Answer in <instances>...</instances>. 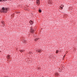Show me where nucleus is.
I'll use <instances>...</instances> for the list:
<instances>
[{
    "label": "nucleus",
    "mask_w": 77,
    "mask_h": 77,
    "mask_svg": "<svg viewBox=\"0 0 77 77\" xmlns=\"http://www.w3.org/2000/svg\"><path fill=\"white\" fill-rule=\"evenodd\" d=\"M35 31H34V29H33L32 27H31L30 29V33H33Z\"/></svg>",
    "instance_id": "f257e3e1"
},
{
    "label": "nucleus",
    "mask_w": 77,
    "mask_h": 77,
    "mask_svg": "<svg viewBox=\"0 0 77 77\" xmlns=\"http://www.w3.org/2000/svg\"><path fill=\"white\" fill-rule=\"evenodd\" d=\"M0 12H3V13H6V12H7V11H3L2 9L0 10Z\"/></svg>",
    "instance_id": "f03ea898"
},
{
    "label": "nucleus",
    "mask_w": 77,
    "mask_h": 77,
    "mask_svg": "<svg viewBox=\"0 0 77 77\" xmlns=\"http://www.w3.org/2000/svg\"><path fill=\"white\" fill-rule=\"evenodd\" d=\"M37 51L38 53H41V50H37Z\"/></svg>",
    "instance_id": "7ed1b4c3"
},
{
    "label": "nucleus",
    "mask_w": 77,
    "mask_h": 77,
    "mask_svg": "<svg viewBox=\"0 0 77 77\" xmlns=\"http://www.w3.org/2000/svg\"><path fill=\"white\" fill-rule=\"evenodd\" d=\"M2 10L3 11H5V7H2Z\"/></svg>",
    "instance_id": "20e7f679"
},
{
    "label": "nucleus",
    "mask_w": 77,
    "mask_h": 77,
    "mask_svg": "<svg viewBox=\"0 0 77 77\" xmlns=\"http://www.w3.org/2000/svg\"><path fill=\"white\" fill-rule=\"evenodd\" d=\"M5 11H8V8H5Z\"/></svg>",
    "instance_id": "39448f33"
},
{
    "label": "nucleus",
    "mask_w": 77,
    "mask_h": 77,
    "mask_svg": "<svg viewBox=\"0 0 77 77\" xmlns=\"http://www.w3.org/2000/svg\"><path fill=\"white\" fill-rule=\"evenodd\" d=\"M7 57V59H9V58H10V55H8Z\"/></svg>",
    "instance_id": "423d86ee"
},
{
    "label": "nucleus",
    "mask_w": 77,
    "mask_h": 77,
    "mask_svg": "<svg viewBox=\"0 0 77 77\" xmlns=\"http://www.w3.org/2000/svg\"><path fill=\"white\" fill-rule=\"evenodd\" d=\"M56 76H59V73H56L55 74Z\"/></svg>",
    "instance_id": "0eeeda50"
},
{
    "label": "nucleus",
    "mask_w": 77,
    "mask_h": 77,
    "mask_svg": "<svg viewBox=\"0 0 77 77\" xmlns=\"http://www.w3.org/2000/svg\"><path fill=\"white\" fill-rule=\"evenodd\" d=\"M1 24H2L3 25V24H4V21H1Z\"/></svg>",
    "instance_id": "6e6552de"
},
{
    "label": "nucleus",
    "mask_w": 77,
    "mask_h": 77,
    "mask_svg": "<svg viewBox=\"0 0 77 77\" xmlns=\"http://www.w3.org/2000/svg\"><path fill=\"white\" fill-rule=\"evenodd\" d=\"M38 12L39 13H41V12H42V10L41 9H39L38 10Z\"/></svg>",
    "instance_id": "1a4fd4ad"
},
{
    "label": "nucleus",
    "mask_w": 77,
    "mask_h": 77,
    "mask_svg": "<svg viewBox=\"0 0 77 77\" xmlns=\"http://www.w3.org/2000/svg\"><path fill=\"white\" fill-rule=\"evenodd\" d=\"M48 2L49 4H52V3H51V2L50 1H48Z\"/></svg>",
    "instance_id": "9d476101"
},
{
    "label": "nucleus",
    "mask_w": 77,
    "mask_h": 77,
    "mask_svg": "<svg viewBox=\"0 0 77 77\" xmlns=\"http://www.w3.org/2000/svg\"><path fill=\"white\" fill-rule=\"evenodd\" d=\"M26 42V41L25 40H23V43H24V42Z\"/></svg>",
    "instance_id": "9b49d317"
},
{
    "label": "nucleus",
    "mask_w": 77,
    "mask_h": 77,
    "mask_svg": "<svg viewBox=\"0 0 77 77\" xmlns=\"http://www.w3.org/2000/svg\"><path fill=\"white\" fill-rule=\"evenodd\" d=\"M38 40V38H37L35 40V41H37Z\"/></svg>",
    "instance_id": "f8f14e48"
},
{
    "label": "nucleus",
    "mask_w": 77,
    "mask_h": 77,
    "mask_svg": "<svg viewBox=\"0 0 77 77\" xmlns=\"http://www.w3.org/2000/svg\"><path fill=\"white\" fill-rule=\"evenodd\" d=\"M30 22H31V23H33V21H32L31 20H30L29 21L30 23Z\"/></svg>",
    "instance_id": "ddd939ff"
},
{
    "label": "nucleus",
    "mask_w": 77,
    "mask_h": 77,
    "mask_svg": "<svg viewBox=\"0 0 77 77\" xmlns=\"http://www.w3.org/2000/svg\"><path fill=\"white\" fill-rule=\"evenodd\" d=\"M16 14H20V12L19 11H17L16 12Z\"/></svg>",
    "instance_id": "4468645a"
},
{
    "label": "nucleus",
    "mask_w": 77,
    "mask_h": 77,
    "mask_svg": "<svg viewBox=\"0 0 77 77\" xmlns=\"http://www.w3.org/2000/svg\"><path fill=\"white\" fill-rule=\"evenodd\" d=\"M58 52H59V51L57 50L56 51V53L57 54L58 53Z\"/></svg>",
    "instance_id": "2eb2a0df"
},
{
    "label": "nucleus",
    "mask_w": 77,
    "mask_h": 77,
    "mask_svg": "<svg viewBox=\"0 0 77 77\" xmlns=\"http://www.w3.org/2000/svg\"><path fill=\"white\" fill-rule=\"evenodd\" d=\"M65 55H66V54H65V55H64L63 56V59H64V58H65Z\"/></svg>",
    "instance_id": "dca6fc26"
},
{
    "label": "nucleus",
    "mask_w": 77,
    "mask_h": 77,
    "mask_svg": "<svg viewBox=\"0 0 77 77\" xmlns=\"http://www.w3.org/2000/svg\"><path fill=\"white\" fill-rule=\"evenodd\" d=\"M29 54H32V53L31 52H30Z\"/></svg>",
    "instance_id": "f3484780"
},
{
    "label": "nucleus",
    "mask_w": 77,
    "mask_h": 77,
    "mask_svg": "<svg viewBox=\"0 0 77 77\" xmlns=\"http://www.w3.org/2000/svg\"><path fill=\"white\" fill-rule=\"evenodd\" d=\"M39 3V2L38 1H37L36 2L37 4H38V3Z\"/></svg>",
    "instance_id": "a211bd4d"
},
{
    "label": "nucleus",
    "mask_w": 77,
    "mask_h": 77,
    "mask_svg": "<svg viewBox=\"0 0 77 77\" xmlns=\"http://www.w3.org/2000/svg\"><path fill=\"white\" fill-rule=\"evenodd\" d=\"M22 52H23V50H21L20 51V52H21V53H22Z\"/></svg>",
    "instance_id": "6ab92c4d"
},
{
    "label": "nucleus",
    "mask_w": 77,
    "mask_h": 77,
    "mask_svg": "<svg viewBox=\"0 0 77 77\" xmlns=\"http://www.w3.org/2000/svg\"><path fill=\"white\" fill-rule=\"evenodd\" d=\"M63 6H64V5H63V7H61V9H63Z\"/></svg>",
    "instance_id": "aec40b11"
},
{
    "label": "nucleus",
    "mask_w": 77,
    "mask_h": 77,
    "mask_svg": "<svg viewBox=\"0 0 77 77\" xmlns=\"http://www.w3.org/2000/svg\"><path fill=\"white\" fill-rule=\"evenodd\" d=\"M37 2H40L39 0H37Z\"/></svg>",
    "instance_id": "412c9836"
},
{
    "label": "nucleus",
    "mask_w": 77,
    "mask_h": 77,
    "mask_svg": "<svg viewBox=\"0 0 77 77\" xmlns=\"http://www.w3.org/2000/svg\"><path fill=\"white\" fill-rule=\"evenodd\" d=\"M3 25L4 26H5V24H4V23H3Z\"/></svg>",
    "instance_id": "4be33fe9"
},
{
    "label": "nucleus",
    "mask_w": 77,
    "mask_h": 77,
    "mask_svg": "<svg viewBox=\"0 0 77 77\" xmlns=\"http://www.w3.org/2000/svg\"><path fill=\"white\" fill-rule=\"evenodd\" d=\"M30 23V25H32V23Z\"/></svg>",
    "instance_id": "5701e85b"
},
{
    "label": "nucleus",
    "mask_w": 77,
    "mask_h": 77,
    "mask_svg": "<svg viewBox=\"0 0 77 77\" xmlns=\"http://www.w3.org/2000/svg\"><path fill=\"white\" fill-rule=\"evenodd\" d=\"M2 0H0V2H2Z\"/></svg>",
    "instance_id": "b1692460"
},
{
    "label": "nucleus",
    "mask_w": 77,
    "mask_h": 77,
    "mask_svg": "<svg viewBox=\"0 0 77 77\" xmlns=\"http://www.w3.org/2000/svg\"><path fill=\"white\" fill-rule=\"evenodd\" d=\"M60 70H61V71H62V69H61Z\"/></svg>",
    "instance_id": "393cba45"
},
{
    "label": "nucleus",
    "mask_w": 77,
    "mask_h": 77,
    "mask_svg": "<svg viewBox=\"0 0 77 77\" xmlns=\"http://www.w3.org/2000/svg\"><path fill=\"white\" fill-rule=\"evenodd\" d=\"M61 6H63V5H61Z\"/></svg>",
    "instance_id": "a878e982"
},
{
    "label": "nucleus",
    "mask_w": 77,
    "mask_h": 77,
    "mask_svg": "<svg viewBox=\"0 0 77 77\" xmlns=\"http://www.w3.org/2000/svg\"><path fill=\"white\" fill-rule=\"evenodd\" d=\"M63 69H64V67H63Z\"/></svg>",
    "instance_id": "bb28decb"
},
{
    "label": "nucleus",
    "mask_w": 77,
    "mask_h": 77,
    "mask_svg": "<svg viewBox=\"0 0 77 77\" xmlns=\"http://www.w3.org/2000/svg\"><path fill=\"white\" fill-rule=\"evenodd\" d=\"M3 1H5V0H2Z\"/></svg>",
    "instance_id": "cd10ccee"
},
{
    "label": "nucleus",
    "mask_w": 77,
    "mask_h": 77,
    "mask_svg": "<svg viewBox=\"0 0 77 77\" xmlns=\"http://www.w3.org/2000/svg\"><path fill=\"white\" fill-rule=\"evenodd\" d=\"M32 24H33V22H32Z\"/></svg>",
    "instance_id": "c85d7f7f"
},
{
    "label": "nucleus",
    "mask_w": 77,
    "mask_h": 77,
    "mask_svg": "<svg viewBox=\"0 0 77 77\" xmlns=\"http://www.w3.org/2000/svg\"><path fill=\"white\" fill-rule=\"evenodd\" d=\"M5 1H7V0H5Z\"/></svg>",
    "instance_id": "c756f323"
},
{
    "label": "nucleus",
    "mask_w": 77,
    "mask_h": 77,
    "mask_svg": "<svg viewBox=\"0 0 77 77\" xmlns=\"http://www.w3.org/2000/svg\"><path fill=\"white\" fill-rule=\"evenodd\" d=\"M39 4H40V3H39V4H38V5H39Z\"/></svg>",
    "instance_id": "7c9ffc66"
},
{
    "label": "nucleus",
    "mask_w": 77,
    "mask_h": 77,
    "mask_svg": "<svg viewBox=\"0 0 77 77\" xmlns=\"http://www.w3.org/2000/svg\"><path fill=\"white\" fill-rule=\"evenodd\" d=\"M10 0V1H11V0Z\"/></svg>",
    "instance_id": "2f4dec72"
},
{
    "label": "nucleus",
    "mask_w": 77,
    "mask_h": 77,
    "mask_svg": "<svg viewBox=\"0 0 77 77\" xmlns=\"http://www.w3.org/2000/svg\"><path fill=\"white\" fill-rule=\"evenodd\" d=\"M26 10H27V9H26Z\"/></svg>",
    "instance_id": "473e14b6"
}]
</instances>
